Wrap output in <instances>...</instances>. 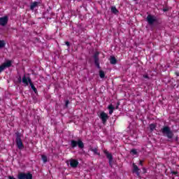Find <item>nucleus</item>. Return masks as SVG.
<instances>
[{"label": "nucleus", "mask_w": 179, "mask_h": 179, "mask_svg": "<svg viewBox=\"0 0 179 179\" xmlns=\"http://www.w3.org/2000/svg\"><path fill=\"white\" fill-rule=\"evenodd\" d=\"M171 174H173L174 176H177V174H178V171H172Z\"/></svg>", "instance_id": "30"}, {"label": "nucleus", "mask_w": 179, "mask_h": 179, "mask_svg": "<svg viewBox=\"0 0 179 179\" xmlns=\"http://www.w3.org/2000/svg\"><path fill=\"white\" fill-rule=\"evenodd\" d=\"M176 75L177 76H179V73H176Z\"/></svg>", "instance_id": "34"}, {"label": "nucleus", "mask_w": 179, "mask_h": 179, "mask_svg": "<svg viewBox=\"0 0 179 179\" xmlns=\"http://www.w3.org/2000/svg\"><path fill=\"white\" fill-rule=\"evenodd\" d=\"M143 78H144L145 79H149V76H148V74H145L143 76Z\"/></svg>", "instance_id": "26"}, {"label": "nucleus", "mask_w": 179, "mask_h": 179, "mask_svg": "<svg viewBox=\"0 0 179 179\" xmlns=\"http://www.w3.org/2000/svg\"><path fill=\"white\" fill-rule=\"evenodd\" d=\"M41 159L43 162V163H47V162H48V157H47L45 155H41Z\"/></svg>", "instance_id": "22"}, {"label": "nucleus", "mask_w": 179, "mask_h": 179, "mask_svg": "<svg viewBox=\"0 0 179 179\" xmlns=\"http://www.w3.org/2000/svg\"><path fill=\"white\" fill-rule=\"evenodd\" d=\"M90 150L91 152H93L94 155H98V156H100V154H99V152L97 150V148H93L92 147H90Z\"/></svg>", "instance_id": "16"}, {"label": "nucleus", "mask_w": 179, "mask_h": 179, "mask_svg": "<svg viewBox=\"0 0 179 179\" xmlns=\"http://www.w3.org/2000/svg\"><path fill=\"white\" fill-rule=\"evenodd\" d=\"M99 55H100V52L99 51L95 52L93 55V59H94L95 66H96L98 69H100V59L99 57Z\"/></svg>", "instance_id": "5"}, {"label": "nucleus", "mask_w": 179, "mask_h": 179, "mask_svg": "<svg viewBox=\"0 0 179 179\" xmlns=\"http://www.w3.org/2000/svg\"><path fill=\"white\" fill-rule=\"evenodd\" d=\"M108 109L109 110V114L111 115L114 113V110H115V108L113 106V104H110L108 106Z\"/></svg>", "instance_id": "14"}, {"label": "nucleus", "mask_w": 179, "mask_h": 179, "mask_svg": "<svg viewBox=\"0 0 179 179\" xmlns=\"http://www.w3.org/2000/svg\"><path fill=\"white\" fill-rule=\"evenodd\" d=\"M119 108H120V102H117V105H116V107H115V109L118 110Z\"/></svg>", "instance_id": "29"}, {"label": "nucleus", "mask_w": 179, "mask_h": 179, "mask_svg": "<svg viewBox=\"0 0 179 179\" xmlns=\"http://www.w3.org/2000/svg\"><path fill=\"white\" fill-rule=\"evenodd\" d=\"M161 132L163 136H166L168 139H173L174 137V133H173V131H171V129L169 126H164L161 129Z\"/></svg>", "instance_id": "1"}, {"label": "nucleus", "mask_w": 179, "mask_h": 179, "mask_svg": "<svg viewBox=\"0 0 179 179\" xmlns=\"http://www.w3.org/2000/svg\"><path fill=\"white\" fill-rule=\"evenodd\" d=\"M156 127H157L156 124H153V123L150 124L149 126L150 131L151 132H153V131H155V129H156Z\"/></svg>", "instance_id": "19"}, {"label": "nucleus", "mask_w": 179, "mask_h": 179, "mask_svg": "<svg viewBox=\"0 0 179 179\" xmlns=\"http://www.w3.org/2000/svg\"><path fill=\"white\" fill-rule=\"evenodd\" d=\"M16 138H15V143L16 146L20 150L24 148V145H23V141H22V138L20 136V133L17 132L15 133Z\"/></svg>", "instance_id": "3"}, {"label": "nucleus", "mask_w": 179, "mask_h": 179, "mask_svg": "<svg viewBox=\"0 0 179 179\" xmlns=\"http://www.w3.org/2000/svg\"><path fill=\"white\" fill-rule=\"evenodd\" d=\"M79 165V162L76 159H71L70 160V166L73 167V169H76Z\"/></svg>", "instance_id": "12"}, {"label": "nucleus", "mask_w": 179, "mask_h": 179, "mask_svg": "<svg viewBox=\"0 0 179 179\" xmlns=\"http://www.w3.org/2000/svg\"><path fill=\"white\" fill-rule=\"evenodd\" d=\"M6 45V43L3 40H0V49L3 48Z\"/></svg>", "instance_id": "21"}, {"label": "nucleus", "mask_w": 179, "mask_h": 179, "mask_svg": "<svg viewBox=\"0 0 179 179\" xmlns=\"http://www.w3.org/2000/svg\"><path fill=\"white\" fill-rule=\"evenodd\" d=\"M141 169H139V167L135 163L133 164V173H135L138 177L141 175V173L139 172Z\"/></svg>", "instance_id": "11"}, {"label": "nucleus", "mask_w": 179, "mask_h": 179, "mask_svg": "<svg viewBox=\"0 0 179 179\" xmlns=\"http://www.w3.org/2000/svg\"><path fill=\"white\" fill-rule=\"evenodd\" d=\"M10 66H12V62L10 60L4 62L3 64L0 66V73L1 72H3L6 68H10Z\"/></svg>", "instance_id": "8"}, {"label": "nucleus", "mask_w": 179, "mask_h": 179, "mask_svg": "<svg viewBox=\"0 0 179 179\" xmlns=\"http://www.w3.org/2000/svg\"><path fill=\"white\" fill-rule=\"evenodd\" d=\"M22 83H24L25 86H29V77L27 78L26 76H24L22 78Z\"/></svg>", "instance_id": "15"}, {"label": "nucleus", "mask_w": 179, "mask_h": 179, "mask_svg": "<svg viewBox=\"0 0 179 179\" xmlns=\"http://www.w3.org/2000/svg\"><path fill=\"white\" fill-rule=\"evenodd\" d=\"M111 12H112V13L117 15V13H119L120 11H118V10L117 9V8L115 6H113L111 8Z\"/></svg>", "instance_id": "20"}, {"label": "nucleus", "mask_w": 179, "mask_h": 179, "mask_svg": "<svg viewBox=\"0 0 179 179\" xmlns=\"http://www.w3.org/2000/svg\"><path fill=\"white\" fill-rule=\"evenodd\" d=\"M18 82H19L20 83H22V77H19V78H18Z\"/></svg>", "instance_id": "32"}, {"label": "nucleus", "mask_w": 179, "mask_h": 179, "mask_svg": "<svg viewBox=\"0 0 179 179\" xmlns=\"http://www.w3.org/2000/svg\"><path fill=\"white\" fill-rule=\"evenodd\" d=\"M139 164H140V166H143V161L140 160Z\"/></svg>", "instance_id": "31"}, {"label": "nucleus", "mask_w": 179, "mask_h": 179, "mask_svg": "<svg viewBox=\"0 0 179 179\" xmlns=\"http://www.w3.org/2000/svg\"><path fill=\"white\" fill-rule=\"evenodd\" d=\"M110 63L112 65H115V64H117V59L115 58V57L114 56L110 57Z\"/></svg>", "instance_id": "17"}, {"label": "nucleus", "mask_w": 179, "mask_h": 179, "mask_svg": "<svg viewBox=\"0 0 179 179\" xmlns=\"http://www.w3.org/2000/svg\"><path fill=\"white\" fill-rule=\"evenodd\" d=\"M100 120L102 121V124H106L107 123V120L110 118L108 115L106 113V112H101L99 115Z\"/></svg>", "instance_id": "9"}, {"label": "nucleus", "mask_w": 179, "mask_h": 179, "mask_svg": "<svg viewBox=\"0 0 179 179\" xmlns=\"http://www.w3.org/2000/svg\"><path fill=\"white\" fill-rule=\"evenodd\" d=\"M65 44L66 45H67V47H71V43H69V41H66Z\"/></svg>", "instance_id": "25"}, {"label": "nucleus", "mask_w": 179, "mask_h": 179, "mask_svg": "<svg viewBox=\"0 0 179 179\" xmlns=\"http://www.w3.org/2000/svg\"><path fill=\"white\" fill-rule=\"evenodd\" d=\"M131 153H132L134 155H138V151H136V149H132L131 150Z\"/></svg>", "instance_id": "24"}, {"label": "nucleus", "mask_w": 179, "mask_h": 179, "mask_svg": "<svg viewBox=\"0 0 179 179\" xmlns=\"http://www.w3.org/2000/svg\"><path fill=\"white\" fill-rule=\"evenodd\" d=\"M144 173H146V169L145 168L143 169Z\"/></svg>", "instance_id": "33"}, {"label": "nucleus", "mask_w": 179, "mask_h": 179, "mask_svg": "<svg viewBox=\"0 0 179 179\" xmlns=\"http://www.w3.org/2000/svg\"><path fill=\"white\" fill-rule=\"evenodd\" d=\"M38 5V1H34L33 2L31 6H30V9L31 10H34V8H36L37 6Z\"/></svg>", "instance_id": "18"}, {"label": "nucleus", "mask_w": 179, "mask_h": 179, "mask_svg": "<svg viewBox=\"0 0 179 179\" xmlns=\"http://www.w3.org/2000/svg\"><path fill=\"white\" fill-rule=\"evenodd\" d=\"M103 153L106 155V159H108L110 167H113V154L110 153L107 150H104Z\"/></svg>", "instance_id": "7"}, {"label": "nucleus", "mask_w": 179, "mask_h": 179, "mask_svg": "<svg viewBox=\"0 0 179 179\" xmlns=\"http://www.w3.org/2000/svg\"><path fill=\"white\" fill-rule=\"evenodd\" d=\"M69 104V100H66L65 102L66 107H68Z\"/></svg>", "instance_id": "28"}, {"label": "nucleus", "mask_w": 179, "mask_h": 179, "mask_svg": "<svg viewBox=\"0 0 179 179\" xmlns=\"http://www.w3.org/2000/svg\"><path fill=\"white\" fill-rule=\"evenodd\" d=\"M163 12H169V8H164L162 9Z\"/></svg>", "instance_id": "27"}, {"label": "nucleus", "mask_w": 179, "mask_h": 179, "mask_svg": "<svg viewBox=\"0 0 179 179\" xmlns=\"http://www.w3.org/2000/svg\"><path fill=\"white\" fill-rule=\"evenodd\" d=\"M9 20V17L8 16H4L2 17H0V26H6L8 24V21Z\"/></svg>", "instance_id": "10"}, {"label": "nucleus", "mask_w": 179, "mask_h": 179, "mask_svg": "<svg viewBox=\"0 0 179 179\" xmlns=\"http://www.w3.org/2000/svg\"><path fill=\"white\" fill-rule=\"evenodd\" d=\"M134 1H136V0H134Z\"/></svg>", "instance_id": "35"}, {"label": "nucleus", "mask_w": 179, "mask_h": 179, "mask_svg": "<svg viewBox=\"0 0 179 179\" xmlns=\"http://www.w3.org/2000/svg\"><path fill=\"white\" fill-rule=\"evenodd\" d=\"M146 20L150 26H152V24L157 22V18L156 17V16L149 14L147 16Z\"/></svg>", "instance_id": "6"}, {"label": "nucleus", "mask_w": 179, "mask_h": 179, "mask_svg": "<svg viewBox=\"0 0 179 179\" xmlns=\"http://www.w3.org/2000/svg\"><path fill=\"white\" fill-rule=\"evenodd\" d=\"M99 76L101 79L104 78L106 76V73L102 71H99Z\"/></svg>", "instance_id": "23"}, {"label": "nucleus", "mask_w": 179, "mask_h": 179, "mask_svg": "<svg viewBox=\"0 0 179 179\" xmlns=\"http://www.w3.org/2000/svg\"><path fill=\"white\" fill-rule=\"evenodd\" d=\"M28 82L32 90L36 94H37V88H36V87L34 86V84H33V82L31 81V78H30V77H28Z\"/></svg>", "instance_id": "13"}, {"label": "nucleus", "mask_w": 179, "mask_h": 179, "mask_svg": "<svg viewBox=\"0 0 179 179\" xmlns=\"http://www.w3.org/2000/svg\"><path fill=\"white\" fill-rule=\"evenodd\" d=\"M17 179H33V174L30 173H23L20 172L17 174Z\"/></svg>", "instance_id": "4"}, {"label": "nucleus", "mask_w": 179, "mask_h": 179, "mask_svg": "<svg viewBox=\"0 0 179 179\" xmlns=\"http://www.w3.org/2000/svg\"><path fill=\"white\" fill-rule=\"evenodd\" d=\"M71 146L73 149H75V148L77 146L79 148V149H83L85 148V143L80 138H79L78 141L71 140Z\"/></svg>", "instance_id": "2"}]
</instances>
